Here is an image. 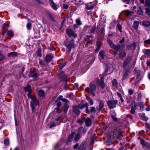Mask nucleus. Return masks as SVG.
Instances as JSON below:
<instances>
[{"mask_svg": "<svg viewBox=\"0 0 150 150\" xmlns=\"http://www.w3.org/2000/svg\"><path fill=\"white\" fill-rule=\"evenodd\" d=\"M117 96L120 98L121 102H124V100L123 98H122L121 94L120 93L117 92Z\"/></svg>", "mask_w": 150, "mask_h": 150, "instance_id": "nucleus-43", "label": "nucleus"}, {"mask_svg": "<svg viewBox=\"0 0 150 150\" xmlns=\"http://www.w3.org/2000/svg\"><path fill=\"white\" fill-rule=\"evenodd\" d=\"M101 36L102 38L104 37V30L103 28H102L101 29Z\"/></svg>", "mask_w": 150, "mask_h": 150, "instance_id": "nucleus-55", "label": "nucleus"}, {"mask_svg": "<svg viewBox=\"0 0 150 150\" xmlns=\"http://www.w3.org/2000/svg\"><path fill=\"white\" fill-rule=\"evenodd\" d=\"M81 136L80 133H78L76 134L74 138V141L75 142H77L81 137Z\"/></svg>", "mask_w": 150, "mask_h": 150, "instance_id": "nucleus-27", "label": "nucleus"}, {"mask_svg": "<svg viewBox=\"0 0 150 150\" xmlns=\"http://www.w3.org/2000/svg\"><path fill=\"white\" fill-rule=\"evenodd\" d=\"M137 109V104L135 103L134 105L132 107L131 109L130 110V112L132 114H134L135 112V110Z\"/></svg>", "mask_w": 150, "mask_h": 150, "instance_id": "nucleus-26", "label": "nucleus"}, {"mask_svg": "<svg viewBox=\"0 0 150 150\" xmlns=\"http://www.w3.org/2000/svg\"><path fill=\"white\" fill-rule=\"evenodd\" d=\"M139 105L140 107V109L141 110L142 109L144 108V103L143 102H141L140 103Z\"/></svg>", "mask_w": 150, "mask_h": 150, "instance_id": "nucleus-53", "label": "nucleus"}, {"mask_svg": "<svg viewBox=\"0 0 150 150\" xmlns=\"http://www.w3.org/2000/svg\"><path fill=\"white\" fill-rule=\"evenodd\" d=\"M88 106V104L87 103H86L84 104H83L81 103H80L77 106L79 109H82L86 107V112L87 114L90 113V111H89Z\"/></svg>", "mask_w": 150, "mask_h": 150, "instance_id": "nucleus-5", "label": "nucleus"}, {"mask_svg": "<svg viewBox=\"0 0 150 150\" xmlns=\"http://www.w3.org/2000/svg\"><path fill=\"white\" fill-rule=\"evenodd\" d=\"M96 29L95 27H93L90 30V33H94Z\"/></svg>", "mask_w": 150, "mask_h": 150, "instance_id": "nucleus-45", "label": "nucleus"}, {"mask_svg": "<svg viewBox=\"0 0 150 150\" xmlns=\"http://www.w3.org/2000/svg\"><path fill=\"white\" fill-rule=\"evenodd\" d=\"M134 92V91L132 89H129L128 90V93L130 95H132Z\"/></svg>", "mask_w": 150, "mask_h": 150, "instance_id": "nucleus-59", "label": "nucleus"}, {"mask_svg": "<svg viewBox=\"0 0 150 150\" xmlns=\"http://www.w3.org/2000/svg\"><path fill=\"white\" fill-rule=\"evenodd\" d=\"M6 34L7 35L11 37H12L13 36V33L11 30H9L8 31Z\"/></svg>", "mask_w": 150, "mask_h": 150, "instance_id": "nucleus-32", "label": "nucleus"}, {"mask_svg": "<svg viewBox=\"0 0 150 150\" xmlns=\"http://www.w3.org/2000/svg\"><path fill=\"white\" fill-rule=\"evenodd\" d=\"M117 103L118 101L116 100H109L107 102L108 105L110 109H113L116 107V104H117Z\"/></svg>", "mask_w": 150, "mask_h": 150, "instance_id": "nucleus-4", "label": "nucleus"}, {"mask_svg": "<svg viewBox=\"0 0 150 150\" xmlns=\"http://www.w3.org/2000/svg\"><path fill=\"white\" fill-rule=\"evenodd\" d=\"M99 111H100L104 106L105 101L103 100H100Z\"/></svg>", "mask_w": 150, "mask_h": 150, "instance_id": "nucleus-22", "label": "nucleus"}, {"mask_svg": "<svg viewBox=\"0 0 150 150\" xmlns=\"http://www.w3.org/2000/svg\"><path fill=\"white\" fill-rule=\"evenodd\" d=\"M96 86L92 83H91L89 85V87H87L86 91L88 93L91 94L93 96H95V92L96 89Z\"/></svg>", "mask_w": 150, "mask_h": 150, "instance_id": "nucleus-3", "label": "nucleus"}, {"mask_svg": "<svg viewBox=\"0 0 150 150\" xmlns=\"http://www.w3.org/2000/svg\"><path fill=\"white\" fill-rule=\"evenodd\" d=\"M74 135V133L73 132H72L69 135L68 138V141L69 142H71L72 141Z\"/></svg>", "mask_w": 150, "mask_h": 150, "instance_id": "nucleus-24", "label": "nucleus"}, {"mask_svg": "<svg viewBox=\"0 0 150 150\" xmlns=\"http://www.w3.org/2000/svg\"><path fill=\"white\" fill-rule=\"evenodd\" d=\"M146 126L150 130V124L148 122L145 123Z\"/></svg>", "mask_w": 150, "mask_h": 150, "instance_id": "nucleus-61", "label": "nucleus"}, {"mask_svg": "<svg viewBox=\"0 0 150 150\" xmlns=\"http://www.w3.org/2000/svg\"><path fill=\"white\" fill-rule=\"evenodd\" d=\"M135 74V76H136V79H138L137 80V81H139L140 80V79H139V76L140 74V72L139 70H137L135 69L134 70Z\"/></svg>", "mask_w": 150, "mask_h": 150, "instance_id": "nucleus-17", "label": "nucleus"}, {"mask_svg": "<svg viewBox=\"0 0 150 150\" xmlns=\"http://www.w3.org/2000/svg\"><path fill=\"white\" fill-rule=\"evenodd\" d=\"M110 45L112 48L115 50L116 52V53L118 52V50L120 48V46L119 45H114L112 42H110Z\"/></svg>", "mask_w": 150, "mask_h": 150, "instance_id": "nucleus-11", "label": "nucleus"}, {"mask_svg": "<svg viewBox=\"0 0 150 150\" xmlns=\"http://www.w3.org/2000/svg\"><path fill=\"white\" fill-rule=\"evenodd\" d=\"M100 85L102 89H103L105 87V84L103 79V77L101 79V81L100 83Z\"/></svg>", "mask_w": 150, "mask_h": 150, "instance_id": "nucleus-31", "label": "nucleus"}, {"mask_svg": "<svg viewBox=\"0 0 150 150\" xmlns=\"http://www.w3.org/2000/svg\"><path fill=\"white\" fill-rule=\"evenodd\" d=\"M5 59V57L0 52V61L4 59Z\"/></svg>", "mask_w": 150, "mask_h": 150, "instance_id": "nucleus-54", "label": "nucleus"}, {"mask_svg": "<svg viewBox=\"0 0 150 150\" xmlns=\"http://www.w3.org/2000/svg\"><path fill=\"white\" fill-rule=\"evenodd\" d=\"M131 59V57H127L123 62V67L125 68V67L130 63Z\"/></svg>", "mask_w": 150, "mask_h": 150, "instance_id": "nucleus-12", "label": "nucleus"}, {"mask_svg": "<svg viewBox=\"0 0 150 150\" xmlns=\"http://www.w3.org/2000/svg\"><path fill=\"white\" fill-rule=\"evenodd\" d=\"M28 98H30L31 99L30 105L32 108V111L34 112L35 107L38 105V101L36 99V97L34 96H32L29 94L28 95Z\"/></svg>", "mask_w": 150, "mask_h": 150, "instance_id": "nucleus-2", "label": "nucleus"}, {"mask_svg": "<svg viewBox=\"0 0 150 150\" xmlns=\"http://www.w3.org/2000/svg\"><path fill=\"white\" fill-rule=\"evenodd\" d=\"M123 129L122 126L116 125L113 127L112 130L110 133V137L112 139L116 138L119 140L121 139L122 138V134Z\"/></svg>", "mask_w": 150, "mask_h": 150, "instance_id": "nucleus-1", "label": "nucleus"}, {"mask_svg": "<svg viewBox=\"0 0 150 150\" xmlns=\"http://www.w3.org/2000/svg\"><path fill=\"white\" fill-rule=\"evenodd\" d=\"M49 3L51 6L55 10H57V8L59 7V6L56 5L52 0H50Z\"/></svg>", "mask_w": 150, "mask_h": 150, "instance_id": "nucleus-15", "label": "nucleus"}, {"mask_svg": "<svg viewBox=\"0 0 150 150\" xmlns=\"http://www.w3.org/2000/svg\"><path fill=\"white\" fill-rule=\"evenodd\" d=\"M74 45V41L72 40L71 41V43L68 45L67 47V49L68 50V52H69L71 50V48L73 47Z\"/></svg>", "mask_w": 150, "mask_h": 150, "instance_id": "nucleus-20", "label": "nucleus"}, {"mask_svg": "<svg viewBox=\"0 0 150 150\" xmlns=\"http://www.w3.org/2000/svg\"><path fill=\"white\" fill-rule=\"evenodd\" d=\"M97 4V2L95 1L88 4L86 6V8L87 10L93 9Z\"/></svg>", "mask_w": 150, "mask_h": 150, "instance_id": "nucleus-7", "label": "nucleus"}, {"mask_svg": "<svg viewBox=\"0 0 150 150\" xmlns=\"http://www.w3.org/2000/svg\"><path fill=\"white\" fill-rule=\"evenodd\" d=\"M63 96H59L58 98H57L56 100V102H57L58 101L60 100H62L63 102H65L66 101V99L64 98H63Z\"/></svg>", "mask_w": 150, "mask_h": 150, "instance_id": "nucleus-34", "label": "nucleus"}, {"mask_svg": "<svg viewBox=\"0 0 150 150\" xmlns=\"http://www.w3.org/2000/svg\"><path fill=\"white\" fill-rule=\"evenodd\" d=\"M53 55L50 54H47L46 55L45 58V61L47 62H50L51 60L53 58Z\"/></svg>", "mask_w": 150, "mask_h": 150, "instance_id": "nucleus-16", "label": "nucleus"}, {"mask_svg": "<svg viewBox=\"0 0 150 150\" xmlns=\"http://www.w3.org/2000/svg\"><path fill=\"white\" fill-rule=\"evenodd\" d=\"M76 24L79 25H81L82 24L80 20L79 19H77L76 20Z\"/></svg>", "mask_w": 150, "mask_h": 150, "instance_id": "nucleus-51", "label": "nucleus"}, {"mask_svg": "<svg viewBox=\"0 0 150 150\" xmlns=\"http://www.w3.org/2000/svg\"><path fill=\"white\" fill-rule=\"evenodd\" d=\"M56 112H58L59 113H61V110H60L59 108V107L56 108L55 109Z\"/></svg>", "mask_w": 150, "mask_h": 150, "instance_id": "nucleus-57", "label": "nucleus"}, {"mask_svg": "<svg viewBox=\"0 0 150 150\" xmlns=\"http://www.w3.org/2000/svg\"><path fill=\"white\" fill-rule=\"evenodd\" d=\"M117 27L120 32H122V26L121 25L119 24H118L117 25Z\"/></svg>", "mask_w": 150, "mask_h": 150, "instance_id": "nucleus-44", "label": "nucleus"}, {"mask_svg": "<svg viewBox=\"0 0 150 150\" xmlns=\"http://www.w3.org/2000/svg\"><path fill=\"white\" fill-rule=\"evenodd\" d=\"M31 86L29 85H27L25 88L24 89L25 92H28V96L29 94L32 95L31 94V91L30 90Z\"/></svg>", "mask_w": 150, "mask_h": 150, "instance_id": "nucleus-19", "label": "nucleus"}, {"mask_svg": "<svg viewBox=\"0 0 150 150\" xmlns=\"http://www.w3.org/2000/svg\"><path fill=\"white\" fill-rule=\"evenodd\" d=\"M89 39H90V36H87L85 38L84 40L85 41H86L87 42V43H86V44H89V43H90L88 41Z\"/></svg>", "mask_w": 150, "mask_h": 150, "instance_id": "nucleus-52", "label": "nucleus"}, {"mask_svg": "<svg viewBox=\"0 0 150 150\" xmlns=\"http://www.w3.org/2000/svg\"><path fill=\"white\" fill-rule=\"evenodd\" d=\"M84 148V144L82 143L78 148V150H83Z\"/></svg>", "mask_w": 150, "mask_h": 150, "instance_id": "nucleus-46", "label": "nucleus"}, {"mask_svg": "<svg viewBox=\"0 0 150 150\" xmlns=\"http://www.w3.org/2000/svg\"><path fill=\"white\" fill-rule=\"evenodd\" d=\"M146 13L149 15L150 16V9L149 8H146Z\"/></svg>", "mask_w": 150, "mask_h": 150, "instance_id": "nucleus-60", "label": "nucleus"}, {"mask_svg": "<svg viewBox=\"0 0 150 150\" xmlns=\"http://www.w3.org/2000/svg\"><path fill=\"white\" fill-rule=\"evenodd\" d=\"M36 54L38 56L40 57L41 56V50L40 49H38L37 51Z\"/></svg>", "mask_w": 150, "mask_h": 150, "instance_id": "nucleus-42", "label": "nucleus"}, {"mask_svg": "<svg viewBox=\"0 0 150 150\" xmlns=\"http://www.w3.org/2000/svg\"><path fill=\"white\" fill-rule=\"evenodd\" d=\"M73 94L72 93L69 94H67V97L69 98L72 99L73 98Z\"/></svg>", "mask_w": 150, "mask_h": 150, "instance_id": "nucleus-56", "label": "nucleus"}, {"mask_svg": "<svg viewBox=\"0 0 150 150\" xmlns=\"http://www.w3.org/2000/svg\"><path fill=\"white\" fill-rule=\"evenodd\" d=\"M17 56V53L16 52H12L8 54L9 57H14Z\"/></svg>", "mask_w": 150, "mask_h": 150, "instance_id": "nucleus-36", "label": "nucleus"}, {"mask_svg": "<svg viewBox=\"0 0 150 150\" xmlns=\"http://www.w3.org/2000/svg\"><path fill=\"white\" fill-rule=\"evenodd\" d=\"M142 25L146 27L150 26V21H144L142 22Z\"/></svg>", "mask_w": 150, "mask_h": 150, "instance_id": "nucleus-25", "label": "nucleus"}, {"mask_svg": "<svg viewBox=\"0 0 150 150\" xmlns=\"http://www.w3.org/2000/svg\"><path fill=\"white\" fill-rule=\"evenodd\" d=\"M86 99L90 103V105H92L93 104V101L92 99L89 97H87Z\"/></svg>", "mask_w": 150, "mask_h": 150, "instance_id": "nucleus-33", "label": "nucleus"}, {"mask_svg": "<svg viewBox=\"0 0 150 150\" xmlns=\"http://www.w3.org/2000/svg\"><path fill=\"white\" fill-rule=\"evenodd\" d=\"M126 55V53L124 52H121L119 54V57L121 58H124Z\"/></svg>", "mask_w": 150, "mask_h": 150, "instance_id": "nucleus-40", "label": "nucleus"}, {"mask_svg": "<svg viewBox=\"0 0 150 150\" xmlns=\"http://www.w3.org/2000/svg\"><path fill=\"white\" fill-rule=\"evenodd\" d=\"M31 24L30 23H28L27 24L26 27L28 30H30L31 28Z\"/></svg>", "mask_w": 150, "mask_h": 150, "instance_id": "nucleus-49", "label": "nucleus"}, {"mask_svg": "<svg viewBox=\"0 0 150 150\" xmlns=\"http://www.w3.org/2000/svg\"><path fill=\"white\" fill-rule=\"evenodd\" d=\"M29 75L30 77H32L34 79H36L38 76V74L37 72L35 71H30L29 74Z\"/></svg>", "mask_w": 150, "mask_h": 150, "instance_id": "nucleus-13", "label": "nucleus"}, {"mask_svg": "<svg viewBox=\"0 0 150 150\" xmlns=\"http://www.w3.org/2000/svg\"><path fill=\"white\" fill-rule=\"evenodd\" d=\"M90 112L91 113L95 112L96 111L95 107H91L90 111Z\"/></svg>", "mask_w": 150, "mask_h": 150, "instance_id": "nucleus-48", "label": "nucleus"}, {"mask_svg": "<svg viewBox=\"0 0 150 150\" xmlns=\"http://www.w3.org/2000/svg\"><path fill=\"white\" fill-rule=\"evenodd\" d=\"M137 14L140 15H142L143 14V11L140 7H139V8L137 12Z\"/></svg>", "mask_w": 150, "mask_h": 150, "instance_id": "nucleus-39", "label": "nucleus"}, {"mask_svg": "<svg viewBox=\"0 0 150 150\" xmlns=\"http://www.w3.org/2000/svg\"><path fill=\"white\" fill-rule=\"evenodd\" d=\"M100 46L99 45L98 46L96 49L95 50V52H98L99 51V50H100Z\"/></svg>", "mask_w": 150, "mask_h": 150, "instance_id": "nucleus-64", "label": "nucleus"}, {"mask_svg": "<svg viewBox=\"0 0 150 150\" xmlns=\"http://www.w3.org/2000/svg\"><path fill=\"white\" fill-rule=\"evenodd\" d=\"M109 71L108 69V67L107 66L105 68V70L104 72L103 73V76H106L109 73H108Z\"/></svg>", "mask_w": 150, "mask_h": 150, "instance_id": "nucleus-35", "label": "nucleus"}, {"mask_svg": "<svg viewBox=\"0 0 150 150\" xmlns=\"http://www.w3.org/2000/svg\"><path fill=\"white\" fill-rule=\"evenodd\" d=\"M145 5L147 6H150V0H146L145 1Z\"/></svg>", "mask_w": 150, "mask_h": 150, "instance_id": "nucleus-47", "label": "nucleus"}, {"mask_svg": "<svg viewBox=\"0 0 150 150\" xmlns=\"http://www.w3.org/2000/svg\"><path fill=\"white\" fill-rule=\"evenodd\" d=\"M136 47V43L134 42L132 44H131L127 46V48L131 50H134Z\"/></svg>", "mask_w": 150, "mask_h": 150, "instance_id": "nucleus-14", "label": "nucleus"}, {"mask_svg": "<svg viewBox=\"0 0 150 150\" xmlns=\"http://www.w3.org/2000/svg\"><path fill=\"white\" fill-rule=\"evenodd\" d=\"M139 116L141 119L143 120L147 121L148 120V118L145 116L144 113L139 114Z\"/></svg>", "mask_w": 150, "mask_h": 150, "instance_id": "nucleus-21", "label": "nucleus"}, {"mask_svg": "<svg viewBox=\"0 0 150 150\" xmlns=\"http://www.w3.org/2000/svg\"><path fill=\"white\" fill-rule=\"evenodd\" d=\"M56 124L55 123V122H52V123L50 125V126L49 127L50 128H51L52 127H54L56 125Z\"/></svg>", "mask_w": 150, "mask_h": 150, "instance_id": "nucleus-63", "label": "nucleus"}, {"mask_svg": "<svg viewBox=\"0 0 150 150\" xmlns=\"http://www.w3.org/2000/svg\"><path fill=\"white\" fill-rule=\"evenodd\" d=\"M129 72V71L128 70H125L124 72L123 76V79H125L127 78L128 76Z\"/></svg>", "mask_w": 150, "mask_h": 150, "instance_id": "nucleus-29", "label": "nucleus"}, {"mask_svg": "<svg viewBox=\"0 0 150 150\" xmlns=\"http://www.w3.org/2000/svg\"><path fill=\"white\" fill-rule=\"evenodd\" d=\"M77 106L73 107V111L76 115H78L80 114L81 112Z\"/></svg>", "mask_w": 150, "mask_h": 150, "instance_id": "nucleus-18", "label": "nucleus"}, {"mask_svg": "<svg viewBox=\"0 0 150 150\" xmlns=\"http://www.w3.org/2000/svg\"><path fill=\"white\" fill-rule=\"evenodd\" d=\"M125 15L127 17L130 16L134 12L132 11H129L128 10H125Z\"/></svg>", "mask_w": 150, "mask_h": 150, "instance_id": "nucleus-28", "label": "nucleus"}, {"mask_svg": "<svg viewBox=\"0 0 150 150\" xmlns=\"http://www.w3.org/2000/svg\"><path fill=\"white\" fill-rule=\"evenodd\" d=\"M38 94L40 97H42L44 96V92L43 91L40 90L38 91Z\"/></svg>", "mask_w": 150, "mask_h": 150, "instance_id": "nucleus-37", "label": "nucleus"}, {"mask_svg": "<svg viewBox=\"0 0 150 150\" xmlns=\"http://www.w3.org/2000/svg\"><path fill=\"white\" fill-rule=\"evenodd\" d=\"M58 76L61 79V80L62 81H66V76L64 73L62 71L59 72L58 74Z\"/></svg>", "mask_w": 150, "mask_h": 150, "instance_id": "nucleus-9", "label": "nucleus"}, {"mask_svg": "<svg viewBox=\"0 0 150 150\" xmlns=\"http://www.w3.org/2000/svg\"><path fill=\"white\" fill-rule=\"evenodd\" d=\"M139 23L138 21H134L133 23L134 28L135 29L138 28L139 26Z\"/></svg>", "mask_w": 150, "mask_h": 150, "instance_id": "nucleus-30", "label": "nucleus"}, {"mask_svg": "<svg viewBox=\"0 0 150 150\" xmlns=\"http://www.w3.org/2000/svg\"><path fill=\"white\" fill-rule=\"evenodd\" d=\"M4 144L5 145L8 146L9 144V140L8 139H5L4 141Z\"/></svg>", "mask_w": 150, "mask_h": 150, "instance_id": "nucleus-41", "label": "nucleus"}, {"mask_svg": "<svg viewBox=\"0 0 150 150\" xmlns=\"http://www.w3.org/2000/svg\"><path fill=\"white\" fill-rule=\"evenodd\" d=\"M67 34L69 37H72L74 38L77 37V34L74 33V31L71 29H68L66 31Z\"/></svg>", "mask_w": 150, "mask_h": 150, "instance_id": "nucleus-6", "label": "nucleus"}, {"mask_svg": "<svg viewBox=\"0 0 150 150\" xmlns=\"http://www.w3.org/2000/svg\"><path fill=\"white\" fill-rule=\"evenodd\" d=\"M85 123L86 126L89 127L91 125L92 122L91 119L89 117H87L85 120Z\"/></svg>", "mask_w": 150, "mask_h": 150, "instance_id": "nucleus-23", "label": "nucleus"}, {"mask_svg": "<svg viewBox=\"0 0 150 150\" xmlns=\"http://www.w3.org/2000/svg\"><path fill=\"white\" fill-rule=\"evenodd\" d=\"M140 143L142 146L146 147L147 148L150 149V144L146 142L145 140L142 139H140Z\"/></svg>", "mask_w": 150, "mask_h": 150, "instance_id": "nucleus-8", "label": "nucleus"}, {"mask_svg": "<svg viewBox=\"0 0 150 150\" xmlns=\"http://www.w3.org/2000/svg\"><path fill=\"white\" fill-rule=\"evenodd\" d=\"M122 1L126 4H128L129 3L130 0H122Z\"/></svg>", "mask_w": 150, "mask_h": 150, "instance_id": "nucleus-62", "label": "nucleus"}, {"mask_svg": "<svg viewBox=\"0 0 150 150\" xmlns=\"http://www.w3.org/2000/svg\"><path fill=\"white\" fill-rule=\"evenodd\" d=\"M144 43L145 44H150V38L148 40H144Z\"/></svg>", "mask_w": 150, "mask_h": 150, "instance_id": "nucleus-58", "label": "nucleus"}, {"mask_svg": "<svg viewBox=\"0 0 150 150\" xmlns=\"http://www.w3.org/2000/svg\"><path fill=\"white\" fill-rule=\"evenodd\" d=\"M112 85L114 86H116L118 85L117 82V80L115 79H113L112 81Z\"/></svg>", "mask_w": 150, "mask_h": 150, "instance_id": "nucleus-38", "label": "nucleus"}, {"mask_svg": "<svg viewBox=\"0 0 150 150\" xmlns=\"http://www.w3.org/2000/svg\"><path fill=\"white\" fill-rule=\"evenodd\" d=\"M145 53L147 55L150 56V50L146 49L145 50Z\"/></svg>", "mask_w": 150, "mask_h": 150, "instance_id": "nucleus-50", "label": "nucleus"}, {"mask_svg": "<svg viewBox=\"0 0 150 150\" xmlns=\"http://www.w3.org/2000/svg\"><path fill=\"white\" fill-rule=\"evenodd\" d=\"M99 56L100 61L102 62L106 57L104 52L102 50L100 51L99 52Z\"/></svg>", "mask_w": 150, "mask_h": 150, "instance_id": "nucleus-10", "label": "nucleus"}]
</instances>
